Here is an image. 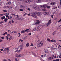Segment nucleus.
Wrapping results in <instances>:
<instances>
[{
	"label": "nucleus",
	"mask_w": 61,
	"mask_h": 61,
	"mask_svg": "<svg viewBox=\"0 0 61 61\" xmlns=\"http://www.w3.org/2000/svg\"><path fill=\"white\" fill-rule=\"evenodd\" d=\"M42 11H46V9L45 8H44L42 10Z\"/></svg>",
	"instance_id": "17"
},
{
	"label": "nucleus",
	"mask_w": 61,
	"mask_h": 61,
	"mask_svg": "<svg viewBox=\"0 0 61 61\" xmlns=\"http://www.w3.org/2000/svg\"><path fill=\"white\" fill-rule=\"evenodd\" d=\"M3 11L4 12H7V11H6V10H3Z\"/></svg>",
	"instance_id": "31"
},
{
	"label": "nucleus",
	"mask_w": 61,
	"mask_h": 61,
	"mask_svg": "<svg viewBox=\"0 0 61 61\" xmlns=\"http://www.w3.org/2000/svg\"><path fill=\"white\" fill-rule=\"evenodd\" d=\"M31 46H33V45L31 43V45H30Z\"/></svg>",
	"instance_id": "44"
},
{
	"label": "nucleus",
	"mask_w": 61,
	"mask_h": 61,
	"mask_svg": "<svg viewBox=\"0 0 61 61\" xmlns=\"http://www.w3.org/2000/svg\"><path fill=\"white\" fill-rule=\"evenodd\" d=\"M41 15V13L40 12H36V15Z\"/></svg>",
	"instance_id": "8"
},
{
	"label": "nucleus",
	"mask_w": 61,
	"mask_h": 61,
	"mask_svg": "<svg viewBox=\"0 0 61 61\" xmlns=\"http://www.w3.org/2000/svg\"><path fill=\"white\" fill-rule=\"evenodd\" d=\"M4 8H8V6H5Z\"/></svg>",
	"instance_id": "32"
},
{
	"label": "nucleus",
	"mask_w": 61,
	"mask_h": 61,
	"mask_svg": "<svg viewBox=\"0 0 61 61\" xmlns=\"http://www.w3.org/2000/svg\"><path fill=\"white\" fill-rule=\"evenodd\" d=\"M7 32H5V33H4L3 34V35H6V34H7Z\"/></svg>",
	"instance_id": "35"
},
{
	"label": "nucleus",
	"mask_w": 61,
	"mask_h": 61,
	"mask_svg": "<svg viewBox=\"0 0 61 61\" xmlns=\"http://www.w3.org/2000/svg\"><path fill=\"white\" fill-rule=\"evenodd\" d=\"M4 37H1V39H4Z\"/></svg>",
	"instance_id": "43"
},
{
	"label": "nucleus",
	"mask_w": 61,
	"mask_h": 61,
	"mask_svg": "<svg viewBox=\"0 0 61 61\" xmlns=\"http://www.w3.org/2000/svg\"><path fill=\"white\" fill-rule=\"evenodd\" d=\"M36 21L37 22H36L35 24H37L38 23H40V21H39L38 20H37Z\"/></svg>",
	"instance_id": "15"
},
{
	"label": "nucleus",
	"mask_w": 61,
	"mask_h": 61,
	"mask_svg": "<svg viewBox=\"0 0 61 61\" xmlns=\"http://www.w3.org/2000/svg\"><path fill=\"white\" fill-rule=\"evenodd\" d=\"M22 48L23 46L22 45L20 46L17 48V50H16L15 51V52H20L22 50Z\"/></svg>",
	"instance_id": "1"
},
{
	"label": "nucleus",
	"mask_w": 61,
	"mask_h": 61,
	"mask_svg": "<svg viewBox=\"0 0 61 61\" xmlns=\"http://www.w3.org/2000/svg\"><path fill=\"white\" fill-rule=\"evenodd\" d=\"M0 50H1V51H3V49H1Z\"/></svg>",
	"instance_id": "57"
},
{
	"label": "nucleus",
	"mask_w": 61,
	"mask_h": 61,
	"mask_svg": "<svg viewBox=\"0 0 61 61\" xmlns=\"http://www.w3.org/2000/svg\"><path fill=\"white\" fill-rule=\"evenodd\" d=\"M48 22L49 23H50V24H51V20H50Z\"/></svg>",
	"instance_id": "28"
},
{
	"label": "nucleus",
	"mask_w": 61,
	"mask_h": 61,
	"mask_svg": "<svg viewBox=\"0 0 61 61\" xmlns=\"http://www.w3.org/2000/svg\"><path fill=\"white\" fill-rule=\"evenodd\" d=\"M10 34H8L7 35V36H10Z\"/></svg>",
	"instance_id": "60"
},
{
	"label": "nucleus",
	"mask_w": 61,
	"mask_h": 61,
	"mask_svg": "<svg viewBox=\"0 0 61 61\" xmlns=\"http://www.w3.org/2000/svg\"><path fill=\"white\" fill-rule=\"evenodd\" d=\"M32 55H34V56H36V54H35V53H32Z\"/></svg>",
	"instance_id": "36"
},
{
	"label": "nucleus",
	"mask_w": 61,
	"mask_h": 61,
	"mask_svg": "<svg viewBox=\"0 0 61 61\" xmlns=\"http://www.w3.org/2000/svg\"><path fill=\"white\" fill-rule=\"evenodd\" d=\"M47 7L48 8H50V6H48L46 4H44L41 5L40 6V8H46Z\"/></svg>",
	"instance_id": "2"
},
{
	"label": "nucleus",
	"mask_w": 61,
	"mask_h": 61,
	"mask_svg": "<svg viewBox=\"0 0 61 61\" xmlns=\"http://www.w3.org/2000/svg\"><path fill=\"white\" fill-rule=\"evenodd\" d=\"M61 19L59 20L58 22H61Z\"/></svg>",
	"instance_id": "51"
},
{
	"label": "nucleus",
	"mask_w": 61,
	"mask_h": 61,
	"mask_svg": "<svg viewBox=\"0 0 61 61\" xmlns=\"http://www.w3.org/2000/svg\"><path fill=\"white\" fill-rule=\"evenodd\" d=\"M60 5H61V0H60Z\"/></svg>",
	"instance_id": "46"
},
{
	"label": "nucleus",
	"mask_w": 61,
	"mask_h": 61,
	"mask_svg": "<svg viewBox=\"0 0 61 61\" xmlns=\"http://www.w3.org/2000/svg\"><path fill=\"white\" fill-rule=\"evenodd\" d=\"M31 34H32V33H30L29 34V35L30 36V35H31Z\"/></svg>",
	"instance_id": "45"
},
{
	"label": "nucleus",
	"mask_w": 61,
	"mask_h": 61,
	"mask_svg": "<svg viewBox=\"0 0 61 61\" xmlns=\"http://www.w3.org/2000/svg\"><path fill=\"white\" fill-rule=\"evenodd\" d=\"M11 8V7L8 6V8H9V9H10V8Z\"/></svg>",
	"instance_id": "42"
},
{
	"label": "nucleus",
	"mask_w": 61,
	"mask_h": 61,
	"mask_svg": "<svg viewBox=\"0 0 61 61\" xmlns=\"http://www.w3.org/2000/svg\"><path fill=\"white\" fill-rule=\"evenodd\" d=\"M1 18L3 20V19H5V16H3V17H1Z\"/></svg>",
	"instance_id": "19"
},
{
	"label": "nucleus",
	"mask_w": 61,
	"mask_h": 61,
	"mask_svg": "<svg viewBox=\"0 0 61 61\" xmlns=\"http://www.w3.org/2000/svg\"><path fill=\"white\" fill-rule=\"evenodd\" d=\"M4 15V14H0V16H2Z\"/></svg>",
	"instance_id": "24"
},
{
	"label": "nucleus",
	"mask_w": 61,
	"mask_h": 61,
	"mask_svg": "<svg viewBox=\"0 0 61 61\" xmlns=\"http://www.w3.org/2000/svg\"><path fill=\"white\" fill-rule=\"evenodd\" d=\"M12 36H10V37L9 39V41H10L12 39Z\"/></svg>",
	"instance_id": "13"
},
{
	"label": "nucleus",
	"mask_w": 61,
	"mask_h": 61,
	"mask_svg": "<svg viewBox=\"0 0 61 61\" xmlns=\"http://www.w3.org/2000/svg\"><path fill=\"white\" fill-rule=\"evenodd\" d=\"M27 15V13H25V14H24L23 15L24 16H25V15Z\"/></svg>",
	"instance_id": "34"
},
{
	"label": "nucleus",
	"mask_w": 61,
	"mask_h": 61,
	"mask_svg": "<svg viewBox=\"0 0 61 61\" xmlns=\"http://www.w3.org/2000/svg\"><path fill=\"white\" fill-rule=\"evenodd\" d=\"M43 41H41L40 43L38 45V47L39 48L40 47H41V46H42L43 45Z\"/></svg>",
	"instance_id": "5"
},
{
	"label": "nucleus",
	"mask_w": 61,
	"mask_h": 61,
	"mask_svg": "<svg viewBox=\"0 0 61 61\" xmlns=\"http://www.w3.org/2000/svg\"><path fill=\"white\" fill-rule=\"evenodd\" d=\"M53 59V57H50L48 58L49 60H51V59Z\"/></svg>",
	"instance_id": "16"
},
{
	"label": "nucleus",
	"mask_w": 61,
	"mask_h": 61,
	"mask_svg": "<svg viewBox=\"0 0 61 61\" xmlns=\"http://www.w3.org/2000/svg\"><path fill=\"white\" fill-rule=\"evenodd\" d=\"M7 61V60L5 59H4L3 60V61Z\"/></svg>",
	"instance_id": "55"
},
{
	"label": "nucleus",
	"mask_w": 61,
	"mask_h": 61,
	"mask_svg": "<svg viewBox=\"0 0 61 61\" xmlns=\"http://www.w3.org/2000/svg\"><path fill=\"white\" fill-rule=\"evenodd\" d=\"M36 15V12H33L31 15V16H33V17L35 18H36L37 17V16Z\"/></svg>",
	"instance_id": "3"
},
{
	"label": "nucleus",
	"mask_w": 61,
	"mask_h": 61,
	"mask_svg": "<svg viewBox=\"0 0 61 61\" xmlns=\"http://www.w3.org/2000/svg\"><path fill=\"white\" fill-rule=\"evenodd\" d=\"M4 51H7V52L9 53V49L7 48H6L4 50Z\"/></svg>",
	"instance_id": "7"
},
{
	"label": "nucleus",
	"mask_w": 61,
	"mask_h": 61,
	"mask_svg": "<svg viewBox=\"0 0 61 61\" xmlns=\"http://www.w3.org/2000/svg\"><path fill=\"white\" fill-rule=\"evenodd\" d=\"M7 18L8 19H10V17H9V16Z\"/></svg>",
	"instance_id": "53"
},
{
	"label": "nucleus",
	"mask_w": 61,
	"mask_h": 61,
	"mask_svg": "<svg viewBox=\"0 0 61 61\" xmlns=\"http://www.w3.org/2000/svg\"><path fill=\"white\" fill-rule=\"evenodd\" d=\"M20 6L21 8H25V6L23 5H20Z\"/></svg>",
	"instance_id": "12"
},
{
	"label": "nucleus",
	"mask_w": 61,
	"mask_h": 61,
	"mask_svg": "<svg viewBox=\"0 0 61 61\" xmlns=\"http://www.w3.org/2000/svg\"><path fill=\"white\" fill-rule=\"evenodd\" d=\"M3 22H0V24H2V23H3Z\"/></svg>",
	"instance_id": "52"
},
{
	"label": "nucleus",
	"mask_w": 61,
	"mask_h": 61,
	"mask_svg": "<svg viewBox=\"0 0 61 61\" xmlns=\"http://www.w3.org/2000/svg\"><path fill=\"white\" fill-rule=\"evenodd\" d=\"M4 22H7V21H8V19L7 18H6L4 20Z\"/></svg>",
	"instance_id": "14"
},
{
	"label": "nucleus",
	"mask_w": 61,
	"mask_h": 61,
	"mask_svg": "<svg viewBox=\"0 0 61 61\" xmlns=\"http://www.w3.org/2000/svg\"><path fill=\"white\" fill-rule=\"evenodd\" d=\"M6 37L7 40H8V39H9V38H8V36H6Z\"/></svg>",
	"instance_id": "41"
},
{
	"label": "nucleus",
	"mask_w": 61,
	"mask_h": 61,
	"mask_svg": "<svg viewBox=\"0 0 61 61\" xmlns=\"http://www.w3.org/2000/svg\"><path fill=\"white\" fill-rule=\"evenodd\" d=\"M41 2V0H39L37 3H40Z\"/></svg>",
	"instance_id": "30"
},
{
	"label": "nucleus",
	"mask_w": 61,
	"mask_h": 61,
	"mask_svg": "<svg viewBox=\"0 0 61 61\" xmlns=\"http://www.w3.org/2000/svg\"><path fill=\"white\" fill-rule=\"evenodd\" d=\"M33 8L37 10L38 11H39L40 10V9L38 7L36 6V5H35L33 6Z\"/></svg>",
	"instance_id": "4"
},
{
	"label": "nucleus",
	"mask_w": 61,
	"mask_h": 61,
	"mask_svg": "<svg viewBox=\"0 0 61 61\" xmlns=\"http://www.w3.org/2000/svg\"><path fill=\"white\" fill-rule=\"evenodd\" d=\"M51 42H54V41H53V40H51Z\"/></svg>",
	"instance_id": "50"
},
{
	"label": "nucleus",
	"mask_w": 61,
	"mask_h": 61,
	"mask_svg": "<svg viewBox=\"0 0 61 61\" xmlns=\"http://www.w3.org/2000/svg\"><path fill=\"white\" fill-rule=\"evenodd\" d=\"M19 42H20V41H21V42H22L23 41V40H21V39H20L19 41Z\"/></svg>",
	"instance_id": "20"
},
{
	"label": "nucleus",
	"mask_w": 61,
	"mask_h": 61,
	"mask_svg": "<svg viewBox=\"0 0 61 61\" xmlns=\"http://www.w3.org/2000/svg\"><path fill=\"white\" fill-rule=\"evenodd\" d=\"M9 23L10 24H11V23H12V22H11V21H10L9 22Z\"/></svg>",
	"instance_id": "49"
},
{
	"label": "nucleus",
	"mask_w": 61,
	"mask_h": 61,
	"mask_svg": "<svg viewBox=\"0 0 61 61\" xmlns=\"http://www.w3.org/2000/svg\"><path fill=\"white\" fill-rule=\"evenodd\" d=\"M28 10L29 11H30L31 10V9H30V8H28Z\"/></svg>",
	"instance_id": "48"
},
{
	"label": "nucleus",
	"mask_w": 61,
	"mask_h": 61,
	"mask_svg": "<svg viewBox=\"0 0 61 61\" xmlns=\"http://www.w3.org/2000/svg\"><path fill=\"white\" fill-rule=\"evenodd\" d=\"M19 11H23L24 10V9H20L19 10Z\"/></svg>",
	"instance_id": "27"
},
{
	"label": "nucleus",
	"mask_w": 61,
	"mask_h": 61,
	"mask_svg": "<svg viewBox=\"0 0 61 61\" xmlns=\"http://www.w3.org/2000/svg\"><path fill=\"white\" fill-rule=\"evenodd\" d=\"M12 24H14V21L13 20H12Z\"/></svg>",
	"instance_id": "47"
},
{
	"label": "nucleus",
	"mask_w": 61,
	"mask_h": 61,
	"mask_svg": "<svg viewBox=\"0 0 61 61\" xmlns=\"http://www.w3.org/2000/svg\"><path fill=\"white\" fill-rule=\"evenodd\" d=\"M9 16H8V15H6V17L7 18V17H8Z\"/></svg>",
	"instance_id": "56"
},
{
	"label": "nucleus",
	"mask_w": 61,
	"mask_h": 61,
	"mask_svg": "<svg viewBox=\"0 0 61 61\" xmlns=\"http://www.w3.org/2000/svg\"><path fill=\"white\" fill-rule=\"evenodd\" d=\"M29 43H27L26 44V46L27 47H28L29 46Z\"/></svg>",
	"instance_id": "21"
},
{
	"label": "nucleus",
	"mask_w": 61,
	"mask_h": 61,
	"mask_svg": "<svg viewBox=\"0 0 61 61\" xmlns=\"http://www.w3.org/2000/svg\"><path fill=\"white\" fill-rule=\"evenodd\" d=\"M14 33H17V32H16V31H14Z\"/></svg>",
	"instance_id": "62"
},
{
	"label": "nucleus",
	"mask_w": 61,
	"mask_h": 61,
	"mask_svg": "<svg viewBox=\"0 0 61 61\" xmlns=\"http://www.w3.org/2000/svg\"><path fill=\"white\" fill-rule=\"evenodd\" d=\"M40 27V26L37 25L36 26V27L35 28V29H37V30H38Z\"/></svg>",
	"instance_id": "9"
},
{
	"label": "nucleus",
	"mask_w": 61,
	"mask_h": 61,
	"mask_svg": "<svg viewBox=\"0 0 61 61\" xmlns=\"http://www.w3.org/2000/svg\"><path fill=\"white\" fill-rule=\"evenodd\" d=\"M28 30H29V29H27L25 30V32H27V31H28Z\"/></svg>",
	"instance_id": "37"
},
{
	"label": "nucleus",
	"mask_w": 61,
	"mask_h": 61,
	"mask_svg": "<svg viewBox=\"0 0 61 61\" xmlns=\"http://www.w3.org/2000/svg\"><path fill=\"white\" fill-rule=\"evenodd\" d=\"M2 3L1 2H0V5H2Z\"/></svg>",
	"instance_id": "59"
},
{
	"label": "nucleus",
	"mask_w": 61,
	"mask_h": 61,
	"mask_svg": "<svg viewBox=\"0 0 61 61\" xmlns=\"http://www.w3.org/2000/svg\"><path fill=\"white\" fill-rule=\"evenodd\" d=\"M53 16H54V15H52L51 17V18H53Z\"/></svg>",
	"instance_id": "40"
},
{
	"label": "nucleus",
	"mask_w": 61,
	"mask_h": 61,
	"mask_svg": "<svg viewBox=\"0 0 61 61\" xmlns=\"http://www.w3.org/2000/svg\"><path fill=\"white\" fill-rule=\"evenodd\" d=\"M56 61H59L60 60L59 59H56Z\"/></svg>",
	"instance_id": "39"
},
{
	"label": "nucleus",
	"mask_w": 61,
	"mask_h": 61,
	"mask_svg": "<svg viewBox=\"0 0 61 61\" xmlns=\"http://www.w3.org/2000/svg\"><path fill=\"white\" fill-rule=\"evenodd\" d=\"M43 14L44 15H48L49 14V13L48 12H44L43 13Z\"/></svg>",
	"instance_id": "11"
},
{
	"label": "nucleus",
	"mask_w": 61,
	"mask_h": 61,
	"mask_svg": "<svg viewBox=\"0 0 61 61\" xmlns=\"http://www.w3.org/2000/svg\"><path fill=\"white\" fill-rule=\"evenodd\" d=\"M16 56L17 57H21V55L20 54H17Z\"/></svg>",
	"instance_id": "10"
},
{
	"label": "nucleus",
	"mask_w": 61,
	"mask_h": 61,
	"mask_svg": "<svg viewBox=\"0 0 61 61\" xmlns=\"http://www.w3.org/2000/svg\"><path fill=\"white\" fill-rule=\"evenodd\" d=\"M61 28V26H59L58 27V29H60V28Z\"/></svg>",
	"instance_id": "38"
},
{
	"label": "nucleus",
	"mask_w": 61,
	"mask_h": 61,
	"mask_svg": "<svg viewBox=\"0 0 61 61\" xmlns=\"http://www.w3.org/2000/svg\"><path fill=\"white\" fill-rule=\"evenodd\" d=\"M25 0V3H28V4H30V2H32L33 1V0ZM29 1L30 2H29Z\"/></svg>",
	"instance_id": "6"
},
{
	"label": "nucleus",
	"mask_w": 61,
	"mask_h": 61,
	"mask_svg": "<svg viewBox=\"0 0 61 61\" xmlns=\"http://www.w3.org/2000/svg\"><path fill=\"white\" fill-rule=\"evenodd\" d=\"M47 40L49 41V42H50V39H47Z\"/></svg>",
	"instance_id": "29"
},
{
	"label": "nucleus",
	"mask_w": 61,
	"mask_h": 61,
	"mask_svg": "<svg viewBox=\"0 0 61 61\" xmlns=\"http://www.w3.org/2000/svg\"><path fill=\"white\" fill-rule=\"evenodd\" d=\"M45 53H48V51L47 50H46V51H45Z\"/></svg>",
	"instance_id": "22"
},
{
	"label": "nucleus",
	"mask_w": 61,
	"mask_h": 61,
	"mask_svg": "<svg viewBox=\"0 0 61 61\" xmlns=\"http://www.w3.org/2000/svg\"><path fill=\"white\" fill-rule=\"evenodd\" d=\"M10 4H11V2H8L6 3V5H9Z\"/></svg>",
	"instance_id": "18"
},
{
	"label": "nucleus",
	"mask_w": 61,
	"mask_h": 61,
	"mask_svg": "<svg viewBox=\"0 0 61 61\" xmlns=\"http://www.w3.org/2000/svg\"><path fill=\"white\" fill-rule=\"evenodd\" d=\"M9 61H11V60L10 59H8Z\"/></svg>",
	"instance_id": "64"
},
{
	"label": "nucleus",
	"mask_w": 61,
	"mask_h": 61,
	"mask_svg": "<svg viewBox=\"0 0 61 61\" xmlns=\"http://www.w3.org/2000/svg\"><path fill=\"white\" fill-rule=\"evenodd\" d=\"M2 40H1L0 41V42H2Z\"/></svg>",
	"instance_id": "63"
},
{
	"label": "nucleus",
	"mask_w": 61,
	"mask_h": 61,
	"mask_svg": "<svg viewBox=\"0 0 61 61\" xmlns=\"http://www.w3.org/2000/svg\"><path fill=\"white\" fill-rule=\"evenodd\" d=\"M59 58H61V54H60V55L59 56Z\"/></svg>",
	"instance_id": "33"
},
{
	"label": "nucleus",
	"mask_w": 61,
	"mask_h": 61,
	"mask_svg": "<svg viewBox=\"0 0 61 61\" xmlns=\"http://www.w3.org/2000/svg\"><path fill=\"white\" fill-rule=\"evenodd\" d=\"M28 16H30V14H28Z\"/></svg>",
	"instance_id": "54"
},
{
	"label": "nucleus",
	"mask_w": 61,
	"mask_h": 61,
	"mask_svg": "<svg viewBox=\"0 0 61 61\" xmlns=\"http://www.w3.org/2000/svg\"><path fill=\"white\" fill-rule=\"evenodd\" d=\"M50 25V23L49 22H48L47 24H46V25L48 26V25Z\"/></svg>",
	"instance_id": "25"
},
{
	"label": "nucleus",
	"mask_w": 61,
	"mask_h": 61,
	"mask_svg": "<svg viewBox=\"0 0 61 61\" xmlns=\"http://www.w3.org/2000/svg\"><path fill=\"white\" fill-rule=\"evenodd\" d=\"M56 31H54V32L53 33V35H55L56 34Z\"/></svg>",
	"instance_id": "23"
},
{
	"label": "nucleus",
	"mask_w": 61,
	"mask_h": 61,
	"mask_svg": "<svg viewBox=\"0 0 61 61\" xmlns=\"http://www.w3.org/2000/svg\"><path fill=\"white\" fill-rule=\"evenodd\" d=\"M12 18V17L11 16H10V19H11Z\"/></svg>",
	"instance_id": "58"
},
{
	"label": "nucleus",
	"mask_w": 61,
	"mask_h": 61,
	"mask_svg": "<svg viewBox=\"0 0 61 61\" xmlns=\"http://www.w3.org/2000/svg\"><path fill=\"white\" fill-rule=\"evenodd\" d=\"M21 33H25V31L23 30V31H22L21 32Z\"/></svg>",
	"instance_id": "26"
},
{
	"label": "nucleus",
	"mask_w": 61,
	"mask_h": 61,
	"mask_svg": "<svg viewBox=\"0 0 61 61\" xmlns=\"http://www.w3.org/2000/svg\"><path fill=\"white\" fill-rule=\"evenodd\" d=\"M41 56V57H43V56H44V55H42Z\"/></svg>",
	"instance_id": "61"
}]
</instances>
